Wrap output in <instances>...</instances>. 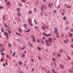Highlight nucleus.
<instances>
[{
	"instance_id": "nucleus-26",
	"label": "nucleus",
	"mask_w": 73,
	"mask_h": 73,
	"mask_svg": "<svg viewBox=\"0 0 73 73\" xmlns=\"http://www.w3.org/2000/svg\"><path fill=\"white\" fill-rule=\"evenodd\" d=\"M31 37L32 38H35V37H34V36L33 35H32L31 36Z\"/></svg>"
},
{
	"instance_id": "nucleus-59",
	"label": "nucleus",
	"mask_w": 73,
	"mask_h": 73,
	"mask_svg": "<svg viewBox=\"0 0 73 73\" xmlns=\"http://www.w3.org/2000/svg\"><path fill=\"white\" fill-rule=\"evenodd\" d=\"M3 20H5V17H4L3 18Z\"/></svg>"
},
{
	"instance_id": "nucleus-27",
	"label": "nucleus",
	"mask_w": 73,
	"mask_h": 73,
	"mask_svg": "<svg viewBox=\"0 0 73 73\" xmlns=\"http://www.w3.org/2000/svg\"><path fill=\"white\" fill-rule=\"evenodd\" d=\"M45 27L46 29H48V26H46Z\"/></svg>"
},
{
	"instance_id": "nucleus-30",
	"label": "nucleus",
	"mask_w": 73,
	"mask_h": 73,
	"mask_svg": "<svg viewBox=\"0 0 73 73\" xmlns=\"http://www.w3.org/2000/svg\"><path fill=\"white\" fill-rule=\"evenodd\" d=\"M71 8V6H70V5L68 6L67 7V8Z\"/></svg>"
},
{
	"instance_id": "nucleus-47",
	"label": "nucleus",
	"mask_w": 73,
	"mask_h": 73,
	"mask_svg": "<svg viewBox=\"0 0 73 73\" xmlns=\"http://www.w3.org/2000/svg\"><path fill=\"white\" fill-rule=\"evenodd\" d=\"M30 24L31 26H33V24L32 23H30Z\"/></svg>"
},
{
	"instance_id": "nucleus-39",
	"label": "nucleus",
	"mask_w": 73,
	"mask_h": 73,
	"mask_svg": "<svg viewBox=\"0 0 73 73\" xmlns=\"http://www.w3.org/2000/svg\"><path fill=\"white\" fill-rule=\"evenodd\" d=\"M48 7H49L50 8V7H51V6H50V3H49Z\"/></svg>"
},
{
	"instance_id": "nucleus-9",
	"label": "nucleus",
	"mask_w": 73,
	"mask_h": 73,
	"mask_svg": "<svg viewBox=\"0 0 73 73\" xmlns=\"http://www.w3.org/2000/svg\"><path fill=\"white\" fill-rule=\"evenodd\" d=\"M52 73H57L56 72H55L54 71V69H52Z\"/></svg>"
},
{
	"instance_id": "nucleus-61",
	"label": "nucleus",
	"mask_w": 73,
	"mask_h": 73,
	"mask_svg": "<svg viewBox=\"0 0 73 73\" xmlns=\"http://www.w3.org/2000/svg\"><path fill=\"white\" fill-rule=\"evenodd\" d=\"M34 10L35 11V12H36V9L35 8H34Z\"/></svg>"
},
{
	"instance_id": "nucleus-2",
	"label": "nucleus",
	"mask_w": 73,
	"mask_h": 73,
	"mask_svg": "<svg viewBox=\"0 0 73 73\" xmlns=\"http://www.w3.org/2000/svg\"><path fill=\"white\" fill-rule=\"evenodd\" d=\"M54 33L55 34H57V33H58V30L56 28L54 29Z\"/></svg>"
},
{
	"instance_id": "nucleus-45",
	"label": "nucleus",
	"mask_w": 73,
	"mask_h": 73,
	"mask_svg": "<svg viewBox=\"0 0 73 73\" xmlns=\"http://www.w3.org/2000/svg\"><path fill=\"white\" fill-rule=\"evenodd\" d=\"M58 57H60V56H61V55L60 54H58Z\"/></svg>"
},
{
	"instance_id": "nucleus-32",
	"label": "nucleus",
	"mask_w": 73,
	"mask_h": 73,
	"mask_svg": "<svg viewBox=\"0 0 73 73\" xmlns=\"http://www.w3.org/2000/svg\"><path fill=\"white\" fill-rule=\"evenodd\" d=\"M1 30L2 32H4V29H1Z\"/></svg>"
},
{
	"instance_id": "nucleus-25",
	"label": "nucleus",
	"mask_w": 73,
	"mask_h": 73,
	"mask_svg": "<svg viewBox=\"0 0 73 73\" xmlns=\"http://www.w3.org/2000/svg\"><path fill=\"white\" fill-rule=\"evenodd\" d=\"M38 58L39 60H41V57L40 56H38Z\"/></svg>"
},
{
	"instance_id": "nucleus-11",
	"label": "nucleus",
	"mask_w": 73,
	"mask_h": 73,
	"mask_svg": "<svg viewBox=\"0 0 73 73\" xmlns=\"http://www.w3.org/2000/svg\"><path fill=\"white\" fill-rule=\"evenodd\" d=\"M1 52H3V51H4V48H2L1 50Z\"/></svg>"
},
{
	"instance_id": "nucleus-52",
	"label": "nucleus",
	"mask_w": 73,
	"mask_h": 73,
	"mask_svg": "<svg viewBox=\"0 0 73 73\" xmlns=\"http://www.w3.org/2000/svg\"><path fill=\"white\" fill-rule=\"evenodd\" d=\"M3 65L4 66V67H5V64L3 63Z\"/></svg>"
},
{
	"instance_id": "nucleus-49",
	"label": "nucleus",
	"mask_w": 73,
	"mask_h": 73,
	"mask_svg": "<svg viewBox=\"0 0 73 73\" xmlns=\"http://www.w3.org/2000/svg\"><path fill=\"white\" fill-rule=\"evenodd\" d=\"M56 37H57V38H58L59 37V36L58 35H56Z\"/></svg>"
},
{
	"instance_id": "nucleus-14",
	"label": "nucleus",
	"mask_w": 73,
	"mask_h": 73,
	"mask_svg": "<svg viewBox=\"0 0 73 73\" xmlns=\"http://www.w3.org/2000/svg\"><path fill=\"white\" fill-rule=\"evenodd\" d=\"M33 41L34 42H36V40H35V38L33 39Z\"/></svg>"
},
{
	"instance_id": "nucleus-33",
	"label": "nucleus",
	"mask_w": 73,
	"mask_h": 73,
	"mask_svg": "<svg viewBox=\"0 0 73 73\" xmlns=\"http://www.w3.org/2000/svg\"><path fill=\"white\" fill-rule=\"evenodd\" d=\"M19 65H21L22 64V62L21 61H19Z\"/></svg>"
},
{
	"instance_id": "nucleus-41",
	"label": "nucleus",
	"mask_w": 73,
	"mask_h": 73,
	"mask_svg": "<svg viewBox=\"0 0 73 73\" xmlns=\"http://www.w3.org/2000/svg\"><path fill=\"white\" fill-rule=\"evenodd\" d=\"M70 37H72V33H70Z\"/></svg>"
},
{
	"instance_id": "nucleus-62",
	"label": "nucleus",
	"mask_w": 73,
	"mask_h": 73,
	"mask_svg": "<svg viewBox=\"0 0 73 73\" xmlns=\"http://www.w3.org/2000/svg\"><path fill=\"white\" fill-rule=\"evenodd\" d=\"M71 32H73V29H71Z\"/></svg>"
},
{
	"instance_id": "nucleus-43",
	"label": "nucleus",
	"mask_w": 73,
	"mask_h": 73,
	"mask_svg": "<svg viewBox=\"0 0 73 73\" xmlns=\"http://www.w3.org/2000/svg\"><path fill=\"white\" fill-rule=\"evenodd\" d=\"M6 57H7V58H9V56H8V55H6Z\"/></svg>"
},
{
	"instance_id": "nucleus-18",
	"label": "nucleus",
	"mask_w": 73,
	"mask_h": 73,
	"mask_svg": "<svg viewBox=\"0 0 73 73\" xmlns=\"http://www.w3.org/2000/svg\"><path fill=\"white\" fill-rule=\"evenodd\" d=\"M29 31H30V29H28L27 31H25V32H29Z\"/></svg>"
},
{
	"instance_id": "nucleus-31",
	"label": "nucleus",
	"mask_w": 73,
	"mask_h": 73,
	"mask_svg": "<svg viewBox=\"0 0 73 73\" xmlns=\"http://www.w3.org/2000/svg\"><path fill=\"white\" fill-rule=\"evenodd\" d=\"M63 19H64V20H65L66 19V17H64L63 18Z\"/></svg>"
},
{
	"instance_id": "nucleus-57",
	"label": "nucleus",
	"mask_w": 73,
	"mask_h": 73,
	"mask_svg": "<svg viewBox=\"0 0 73 73\" xmlns=\"http://www.w3.org/2000/svg\"><path fill=\"white\" fill-rule=\"evenodd\" d=\"M18 41L19 42H20V40L18 39Z\"/></svg>"
},
{
	"instance_id": "nucleus-15",
	"label": "nucleus",
	"mask_w": 73,
	"mask_h": 73,
	"mask_svg": "<svg viewBox=\"0 0 73 73\" xmlns=\"http://www.w3.org/2000/svg\"><path fill=\"white\" fill-rule=\"evenodd\" d=\"M17 14L18 15V16H21V14L19 13H17Z\"/></svg>"
},
{
	"instance_id": "nucleus-44",
	"label": "nucleus",
	"mask_w": 73,
	"mask_h": 73,
	"mask_svg": "<svg viewBox=\"0 0 73 73\" xmlns=\"http://www.w3.org/2000/svg\"><path fill=\"white\" fill-rule=\"evenodd\" d=\"M37 41L38 42H40V40L39 39H37Z\"/></svg>"
},
{
	"instance_id": "nucleus-29",
	"label": "nucleus",
	"mask_w": 73,
	"mask_h": 73,
	"mask_svg": "<svg viewBox=\"0 0 73 73\" xmlns=\"http://www.w3.org/2000/svg\"><path fill=\"white\" fill-rule=\"evenodd\" d=\"M66 25L68 24H69V22H68V21H66Z\"/></svg>"
},
{
	"instance_id": "nucleus-6",
	"label": "nucleus",
	"mask_w": 73,
	"mask_h": 73,
	"mask_svg": "<svg viewBox=\"0 0 73 73\" xmlns=\"http://www.w3.org/2000/svg\"><path fill=\"white\" fill-rule=\"evenodd\" d=\"M4 34L5 36H8V35H9L8 33L6 32L4 33Z\"/></svg>"
},
{
	"instance_id": "nucleus-3",
	"label": "nucleus",
	"mask_w": 73,
	"mask_h": 73,
	"mask_svg": "<svg viewBox=\"0 0 73 73\" xmlns=\"http://www.w3.org/2000/svg\"><path fill=\"white\" fill-rule=\"evenodd\" d=\"M48 43L49 44H52V42H51L52 39L50 38H48Z\"/></svg>"
},
{
	"instance_id": "nucleus-34",
	"label": "nucleus",
	"mask_w": 73,
	"mask_h": 73,
	"mask_svg": "<svg viewBox=\"0 0 73 73\" xmlns=\"http://www.w3.org/2000/svg\"><path fill=\"white\" fill-rule=\"evenodd\" d=\"M64 43H65V44H67V42H66V40H64Z\"/></svg>"
},
{
	"instance_id": "nucleus-8",
	"label": "nucleus",
	"mask_w": 73,
	"mask_h": 73,
	"mask_svg": "<svg viewBox=\"0 0 73 73\" xmlns=\"http://www.w3.org/2000/svg\"><path fill=\"white\" fill-rule=\"evenodd\" d=\"M17 12H20V9L19 8H17Z\"/></svg>"
},
{
	"instance_id": "nucleus-48",
	"label": "nucleus",
	"mask_w": 73,
	"mask_h": 73,
	"mask_svg": "<svg viewBox=\"0 0 73 73\" xmlns=\"http://www.w3.org/2000/svg\"><path fill=\"white\" fill-rule=\"evenodd\" d=\"M52 60L54 61H55L56 60V59L55 58H52Z\"/></svg>"
},
{
	"instance_id": "nucleus-16",
	"label": "nucleus",
	"mask_w": 73,
	"mask_h": 73,
	"mask_svg": "<svg viewBox=\"0 0 73 73\" xmlns=\"http://www.w3.org/2000/svg\"><path fill=\"white\" fill-rule=\"evenodd\" d=\"M60 67L62 69H64V67L61 65V64L60 65Z\"/></svg>"
},
{
	"instance_id": "nucleus-40",
	"label": "nucleus",
	"mask_w": 73,
	"mask_h": 73,
	"mask_svg": "<svg viewBox=\"0 0 73 73\" xmlns=\"http://www.w3.org/2000/svg\"><path fill=\"white\" fill-rule=\"evenodd\" d=\"M41 41L42 42V45H43L44 44V42H43L42 40H41Z\"/></svg>"
},
{
	"instance_id": "nucleus-51",
	"label": "nucleus",
	"mask_w": 73,
	"mask_h": 73,
	"mask_svg": "<svg viewBox=\"0 0 73 73\" xmlns=\"http://www.w3.org/2000/svg\"><path fill=\"white\" fill-rule=\"evenodd\" d=\"M9 33L10 34H11V31H9Z\"/></svg>"
},
{
	"instance_id": "nucleus-5",
	"label": "nucleus",
	"mask_w": 73,
	"mask_h": 73,
	"mask_svg": "<svg viewBox=\"0 0 73 73\" xmlns=\"http://www.w3.org/2000/svg\"><path fill=\"white\" fill-rule=\"evenodd\" d=\"M28 45L31 47H32V45L31 44V43L29 42H28Z\"/></svg>"
},
{
	"instance_id": "nucleus-19",
	"label": "nucleus",
	"mask_w": 73,
	"mask_h": 73,
	"mask_svg": "<svg viewBox=\"0 0 73 73\" xmlns=\"http://www.w3.org/2000/svg\"><path fill=\"white\" fill-rule=\"evenodd\" d=\"M37 48L39 50H41V48H40V47L38 46Z\"/></svg>"
},
{
	"instance_id": "nucleus-56",
	"label": "nucleus",
	"mask_w": 73,
	"mask_h": 73,
	"mask_svg": "<svg viewBox=\"0 0 73 73\" xmlns=\"http://www.w3.org/2000/svg\"><path fill=\"white\" fill-rule=\"evenodd\" d=\"M53 54L54 55H55V54H56V52H53Z\"/></svg>"
},
{
	"instance_id": "nucleus-13",
	"label": "nucleus",
	"mask_w": 73,
	"mask_h": 73,
	"mask_svg": "<svg viewBox=\"0 0 73 73\" xmlns=\"http://www.w3.org/2000/svg\"><path fill=\"white\" fill-rule=\"evenodd\" d=\"M28 20L29 23H30L32 21V20H31V18H29Z\"/></svg>"
},
{
	"instance_id": "nucleus-64",
	"label": "nucleus",
	"mask_w": 73,
	"mask_h": 73,
	"mask_svg": "<svg viewBox=\"0 0 73 73\" xmlns=\"http://www.w3.org/2000/svg\"><path fill=\"white\" fill-rule=\"evenodd\" d=\"M71 48H73V45H71Z\"/></svg>"
},
{
	"instance_id": "nucleus-38",
	"label": "nucleus",
	"mask_w": 73,
	"mask_h": 73,
	"mask_svg": "<svg viewBox=\"0 0 73 73\" xmlns=\"http://www.w3.org/2000/svg\"><path fill=\"white\" fill-rule=\"evenodd\" d=\"M22 2H23V3H25V0H21Z\"/></svg>"
},
{
	"instance_id": "nucleus-55",
	"label": "nucleus",
	"mask_w": 73,
	"mask_h": 73,
	"mask_svg": "<svg viewBox=\"0 0 73 73\" xmlns=\"http://www.w3.org/2000/svg\"><path fill=\"white\" fill-rule=\"evenodd\" d=\"M19 6L20 7H22V5H21V4H19Z\"/></svg>"
},
{
	"instance_id": "nucleus-7",
	"label": "nucleus",
	"mask_w": 73,
	"mask_h": 73,
	"mask_svg": "<svg viewBox=\"0 0 73 73\" xmlns=\"http://www.w3.org/2000/svg\"><path fill=\"white\" fill-rule=\"evenodd\" d=\"M25 54H24V53H23L22 54V57L24 58V57H25Z\"/></svg>"
},
{
	"instance_id": "nucleus-28",
	"label": "nucleus",
	"mask_w": 73,
	"mask_h": 73,
	"mask_svg": "<svg viewBox=\"0 0 73 73\" xmlns=\"http://www.w3.org/2000/svg\"><path fill=\"white\" fill-rule=\"evenodd\" d=\"M50 34H49L46 35V36H47V37H49V36H50Z\"/></svg>"
},
{
	"instance_id": "nucleus-53",
	"label": "nucleus",
	"mask_w": 73,
	"mask_h": 73,
	"mask_svg": "<svg viewBox=\"0 0 73 73\" xmlns=\"http://www.w3.org/2000/svg\"><path fill=\"white\" fill-rule=\"evenodd\" d=\"M34 23H36V20L35 19L34 20Z\"/></svg>"
},
{
	"instance_id": "nucleus-63",
	"label": "nucleus",
	"mask_w": 73,
	"mask_h": 73,
	"mask_svg": "<svg viewBox=\"0 0 73 73\" xmlns=\"http://www.w3.org/2000/svg\"><path fill=\"white\" fill-rule=\"evenodd\" d=\"M71 54H72V55H73V51H72V52H71Z\"/></svg>"
},
{
	"instance_id": "nucleus-21",
	"label": "nucleus",
	"mask_w": 73,
	"mask_h": 73,
	"mask_svg": "<svg viewBox=\"0 0 73 73\" xmlns=\"http://www.w3.org/2000/svg\"><path fill=\"white\" fill-rule=\"evenodd\" d=\"M43 35H44V36H46V33H43Z\"/></svg>"
},
{
	"instance_id": "nucleus-50",
	"label": "nucleus",
	"mask_w": 73,
	"mask_h": 73,
	"mask_svg": "<svg viewBox=\"0 0 73 73\" xmlns=\"http://www.w3.org/2000/svg\"><path fill=\"white\" fill-rule=\"evenodd\" d=\"M66 41H67V42H69V40L68 39H66Z\"/></svg>"
},
{
	"instance_id": "nucleus-58",
	"label": "nucleus",
	"mask_w": 73,
	"mask_h": 73,
	"mask_svg": "<svg viewBox=\"0 0 73 73\" xmlns=\"http://www.w3.org/2000/svg\"><path fill=\"white\" fill-rule=\"evenodd\" d=\"M16 35H19V34L18 33L16 32Z\"/></svg>"
},
{
	"instance_id": "nucleus-36",
	"label": "nucleus",
	"mask_w": 73,
	"mask_h": 73,
	"mask_svg": "<svg viewBox=\"0 0 73 73\" xmlns=\"http://www.w3.org/2000/svg\"><path fill=\"white\" fill-rule=\"evenodd\" d=\"M35 29H38L37 27L36 26H35Z\"/></svg>"
},
{
	"instance_id": "nucleus-17",
	"label": "nucleus",
	"mask_w": 73,
	"mask_h": 73,
	"mask_svg": "<svg viewBox=\"0 0 73 73\" xmlns=\"http://www.w3.org/2000/svg\"><path fill=\"white\" fill-rule=\"evenodd\" d=\"M19 32H20L21 33H22V30L21 29H19Z\"/></svg>"
},
{
	"instance_id": "nucleus-20",
	"label": "nucleus",
	"mask_w": 73,
	"mask_h": 73,
	"mask_svg": "<svg viewBox=\"0 0 73 73\" xmlns=\"http://www.w3.org/2000/svg\"><path fill=\"white\" fill-rule=\"evenodd\" d=\"M9 4H10V3L9 2H8L7 3V5H9Z\"/></svg>"
},
{
	"instance_id": "nucleus-1",
	"label": "nucleus",
	"mask_w": 73,
	"mask_h": 73,
	"mask_svg": "<svg viewBox=\"0 0 73 73\" xmlns=\"http://www.w3.org/2000/svg\"><path fill=\"white\" fill-rule=\"evenodd\" d=\"M44 7V8H43ZM44 9H46V5H43L41 6V10H44Z\"/></svg>"
},
{
	"instance_id": "nucleus-12",
	"label": "nucleus",
	"mask_w": 73,
	"mask_h": 73,
	"mask_svg": "<svg viewBox=\"0 0 73 73\" xmlns=\"http://www.w3.org/2000/svg\"><path fill=\"white\" fill-rule=\"evenodd\" d=\"M4 25L5 26V27H6V28H8V26H7L6 24L4 23Z\"/></svg>"
},
{
	"instance_id": "nucleus-23",
	"label": "nucleus",
	"mask_w": 73,
	"mask_h": 73,
	"mask_svg": "<svg viewBox=\"0 0 73 73\" xmlns=\"http://www.w3.org/2000/svg\"><path fill=\"white\" fill-rule=\"evenodd\" d=\"M11 46H12V45H11V43H9V47H11Z\"/></svg>"
},
{
	"instance_id": "nucleus-60",
	"label": "nucleus",
	"mask_w": 73,
	"mask_h": 73,
	"mask_svg": "<svg viewBox=\"0 0 73 73\" xmlns=\"http://www.w3.org/2000/svg\"><path fill=\"white\" fill-rule=\"evenodd\" d=\"M33 71H34V69L32 68V72H33Z\"/></svg>"
},
{
	"instance_id": "nucleus-22",
	"label": "nucleus",
	"mask_w": 73,
	"mask_h": 73,
	"mask_svg": "<svg viewBox=\"0 0 73 73\" xmlns=\"http://www.w3.org/2000/svg\"><path fill=\"white\" fill-rule=\"evenodd\" d=\"M0 9H4V7L3 6H0Z\"/></svg>"
},
{
	"instance_id": "nucleus-10",
	"label": "nucleus",
	"mask_w": 73,
	"mask_h": 73,
	"mask_svg": "<svg viewBox=\"0 0 73 73\" xmlns=\"http://www.w3.org/2000/svg\"><path fill=\"white\" fill-rule=\"evenodd\" d=\"M45 27L43 26H42L41 28V29H42V30H44V29H45Z\"/></svg>"
},
{
	"instance_id": "nucleus-46",
	"label": "nucleus",
	"mask_w": 73,
	"mask_h": 73,
	"mask_svg": "<svg viewBox=\"0 0 73 73\" xmlns=\"http://www.w3.org/2000/svg\"><path fill=\"white\" fill-rule=\"evenodd\" d=\"M4 61V59L3 58H2L1 59V61Z\"/></svg>"
},
{
	"instance_id": "nucleus-54",
	"label": "nucleus",
	"mask_w": 73,
	"mask_h": 73,
	"mask_svg": "<svg viewBox=\"0 0 73 73\" xmlns=\"http://www.w3.org/2000/svg\"><path fill=\"white\" fill-rule=\"evenodd\" d=\"M40 14L41 15V16H42V15H43V14L42 13H40Z\"/></svg>"
},
{
	"instance_id": "nucleus-37",
	"label": "nucleus",
	"mask_w": 73,
	"mask_h": 73,
	"mask_svg": "<svg viewBox=\"0 0 73 73\" xmlns=\"http://www.w3.org/2000/svg\"><path fill=\"white\" fill-rule=\"evenodd\" d=\"M1 54L2 56H4V55H5V54L4 53L2 52L1 53Z\"/></svg>"
},
{
	"instance_id": "nucleus-24",
	"label": "nucleus",
	"mask_w": 73,
	"mask_h": 73,
	"mask_svg": "<svg viewBox=\"0 0 73 73\" xmlns=\"http://www.w3.org/2000/svg\"><path fill=\"white\" fill-rule=\"evenodd\" d=\"M15 54H16V53L15 52H13V56H15Z\"/></svg>"
},
{
	"instance_id": "nucleus-4",
	"label": "nucleus",
	"mask_w": 73,
	"mask_h": 73,
	"mask_svg": "<svg viewBox=\"0 0 73 73\" xmlns=\"http://www.w3.org/2000/svg\"><path fill=\"white\" fill-rule=\"evenodd\" d=\"M45 42L46 43V45L47 46H50V44H48V41L47 40H46L45 41Z\"/></svg>"
},
{
	"instance_id": "nucleus-35",
	"label": "nucleus",
	"mask_w": 73,
	"mask_h": 73,
	"mask_svg": "<svg viewBox=\"0 0 73 73\" xmlns=\"http://www.w3.org/2000/svg\"><path fill=\"white\" fill-rule=\"evenodd\" d=\"M29 14H31L32 13V11H29Z\"/></svg>"
},
{
	"instance_id": "nucleus-42",
	"label": "nucleus",
	"mask_w": 73,
	"mask_h": 73,
	"mask_svg": "<svg viewBox=\"0 0 73 73\" xmlns=\"http://www.w3.org/2000/svg\"><path fill=\"white\" fill-rule=\"evenodd\" d=\"M61 6H60V5H59L58 6V8H60Z\"/></svg>"
}]
</instances>
